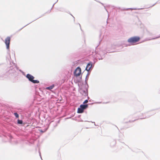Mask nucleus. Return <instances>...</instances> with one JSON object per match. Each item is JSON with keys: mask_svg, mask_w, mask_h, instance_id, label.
Listing matches in <instances>:
<instances>
[{"mask_svg": "<svg viewBox=\"0 0 160 160\" xmlns=\"http://www.w3.org/2000/svg\"><path fill=\"white\" fill-rule=\"evenodd\" d=\"M140 38L138 37H133L129 38L128 40V42L131 43H134L138 42Z\"/></svg>", "mask_w": 160, "mask_h": 160, "instance_id": "nucleus-1", "label": "nucleus"}, {"mask_svg": "<svg viewBox=\"0 0 160 160\" xmlns=\"http://www.w3.org/2000/svg\"><path fill=\"white\" fill-rule=\"evenodd\" d=\"M26 77L30 81L34 83H38L39 82V81L38 80H34V77L30 74H27Z\"/></svg>", "mask_w": 160, "mask_h": 160, "instance_id": "nucleus-2", "label": "nucleus"}, {"mask_svg": "<svg viewBox=\"0 0 160 160\" xmlns=\"http://www.w3.org/2000/svg\"><path fill=\"white\" fill-rule=\"evenodd\" d=\"M88 107L87 104L81 105L80 107L78 108V113H82L83 112L84 109H86Z\"/></svg>", "mask_w": 160, "mask_h": 160, "instance_id": "nucleus-3", "label": "nucleus"}, {"mask_svg": "<svg viewBox=\"0 0 160 160\" xmlns=\"http://www.w3.org/2000/svg\"><path fill=\"white\" fill-rule=\"evenodd\" d=\"M81 73V68L78 67L75 70L74 72V74L75 76L77 77L80 76Z\"/></svg>", "mask_w": 160, "mask_h": 160, "instance_id": "nucleus-4", "label": "nucleus"}, {"mask_svg": "<svg viewBox=\"0 0 160 160\" xmlns=\"http://www.w3.org/2000/svg\"><path fill=\"white\" fill-rule=\"evenodd\" d=\"M11 38L10 37H7L5 39V43L6 44L7 48L9 49V44Z\"/></svg>", "mask_w": 160, "mask_h": 160, "instance_id": "nucleus-5", "label": "nucleus"}, {"mask_svg": "<svg viewBox=\"0 0 160 160\" xmlns=\"http://www.w3.org/2000/svg\"><path fill=\"white\" fill-rule=\"evenodd\" d=\"M92 67V64L90 63H88L86 66V70L88 71H89L90 69Z\"/></svg>", "mask_w": 160, "mask_h": 160, "instance_id": "nucleus-6", "label": "nucleus"}, {"mask_svg": "<svg viewBox=\"0 0 160 160\" xmlns=\"http://www.w3.org/2000/svg\"><path fill=\"white\" fill-rule=\"evenodd\" d=\"M54 86L53 85L47 88V89H48L50 90L54 88Z\"/></svg>", "mask_w": 160, "mask_h": 160, "instance_id": "nucleus-7", "label": "nucleus"}, {"mask_svg": "<svg viewBox=\"0 0 160 160\" xmlns=\"http://www.w3.org/2000/svg\"><path fill=\"white\" fill-rule=\"evenodd\" d=\"M18 123L19 124H22V120L18 119Z\"/></svg>", "mask_w": 160, "mask_h": 160, "instance_id": "nucleus-8", "label": "nucleus"}, {"mask_svg": "<svg viewBox=\"0 0 160 160\" xmlns=\"http://www.w3.org/2000/svg\"><path fill=\"white\" fill-rule=\"evenodd\" d=\"M14 115L17 118H18L19 117V115L17 113H14Z\"/></svg>", "mask_w": 160, "mask_h": 160, "instance_id": "nucleus-9", "label": "nucleus"}, {"mask_svg": "<svg viewBox=\"0 0 160 160\" xmlns=\"http://www.w3.org/2000/svg\"><path fill=\"white\" fill-rule=\"evenodd\" d=\"M88 102V100H86L84 102H83V103L85 104V103H87Z\"/></svg>", "mask_w": 160, "mask_h": 160, "instance_id": "nucleus-10", "label": "nucleus"}, {"mask_svg": "<svg viewBox=\"0 0 160 160\" xmlns=\"http://www.w3.org/2000/svg\"><path fill=\"white\" fill-rule=\"evenodd\" d=\"M154 38V39H156V38Z\"/></svg>", "mask_w": 160, "mask_h": 160, "instance_id": "nucleus-11", "label": "nucleus"}]
</instances>
